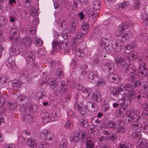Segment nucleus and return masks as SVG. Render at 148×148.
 I'll list each match as a JSON object with an SVG mask.
<instances>
[{"instance_id":"1","label":"nucleus","mask_w":148,"mask_h":148,"mask_svg":"<svg viewBox=\"0 0 148 148\" xmlns=\"http://www.w3.org/2000/svg\"><path fill=\"white\" fill-rule=\"evenodd\" d=\"M52 50L51 52L52 55H54L57 52L65 50L67 48V44L62 42L59 39H55L52 42Z\"/></svg>"},{"instance_id":"2","label":"nucleus","mask_w":148,"mask_h":148,"mask_svg":"<svg viewBox=\"0 0 148 148\" xmlns=\"http://www.w3.org/2000/svg\"><path fill=\"white\" fill-rule=\"evenodd\" d=\"M83 92L85 98L92 99L93 101H100L101 100V94L99 92H97L95 93H94L90 89L88 90H83Z\"/></svg>"},{"instance_id":"3","label":"nucleus","mask_w":148,"mask_h":148,"mask_svg":"<svg viewBox=\"0 0 148 148\" xmlns=\"http://www.w3.org/2000/svg\"><path fill=\"white\" fill-rule=\"evenodd\" d=\"M123 53V58L118 57L115 58V61L118 66L121 67V69H124L125 71L127 72L129 70V66L126 62L125 58L127 56V54H126L125 52H124Z\"/></svg>"},{"instance_id":"4","label":"nucleus","mask_w":148,"mask_h":148,"mask_svg":"<svg viewBox=\"0 0 148 148\" xmlns=\"http://www.w3.org/2000/svg\"><path fill=\"white\" fill-rule=\"evenodd\" d=\"M12 47L10 49V53L11 55L14 56L18 54L19 52V49L18 45H19L20 42H21L19 40H14L11 41Z\"/></svg>"},{"instance_id":"5","label":"nucleus","mask_w":148,"mask_h":148,"mask_svg":"<svg viewBox=\"0 0 148 148\" xmlns=\"http://www.w3.org/2000/svg\"><path fill=\"white\" fill-rule=\"evenodd\" d=\"M33 39L28 36H26L23 38L22 41L20 42L19 46L21 49H23L22 46H25L26 47H29L32 45Z\"/></svg>"},{"instance_id":"6","label":"nucleus","mask_w":148,"mask_h":148,"mask_svg":"<svg viewBox=\"0 0 148 148\" xmlns=\"http://www.w3.org/2000/svg\"><path fill=\"white\" fill-rule=\"evenodd\" d=\"M115 67L114 64L110 62L105 63L102 67V71L105 73H112L114 71Z\"/></svg>"},{"instance_id":"7","label":"nucleus","mask_w":148,"mask_h":148,"mask_svg":"<svg viewBox=\"0 0 148 148\" xmlns=\"http://www.w3.org/2000/svg\"><path fill=\"white\" fill-rule=\"evenodd\" d=\"M42 138L47 141H51L54 138V135L53 133L47 130H44L41 134Z\"/></svg>"},{"instance_id":"8","label":"nucleus","mask_w":148,"mask_h":148,"mask_svg":"<svg viewBox=\"0 0 148 148\" xmlns=\"http://www.w3.org/2000/svg\"><path fill=\"white\" fill-rule=\"evenodd\" d=\"M10 33L11 38H10L12 41L14 40H19L18 38L20 36L19 31L18 29L14 27H10Z\"/></svg>"},{"instance_id":"9","label":"nucleus","mask_w":148,"mask_h":148,"mask_svg":"<svg viewBox=\"0 0 148 148\" xmlns=\"http://www.w3.org/2000/svg\"><path fill=\"white\" fill-rule=\"evenodd\" d=\"M86 110L91 112H94L98 110V106L94 103L88 101L85 105Z\"/></svg>"},{"instance_id":"10","label":"nucleus","mask_w":148,"mask_h":148,"mask_svg":"<svg viewBox=\"0 0 148 148\" xmlns=\"http://www.w3.org/2000/svg\"><path fill=\"white\" fill-rule=\"evenodd\" d=\"M134 91V90H132L130 92L126 93L124 92L122 96V98L130 101H132L135 98L136 95Z\"/></svg>"},{"instance_id":"11","label":"nucleus","mask_w":148,"mask_h":148,"mask_svg":"<svg viewBox=\"0 0 148 148\" xmlns=\"http://www.w3.org/2000/svg\"><path fill=\"white\" fill-rule=\"evenodd\" d=\"M97 74V73L96 72L93 71L90 72L87 77L88 80L93 83L97 82L99 79V77Z\"/></svg>"},{"instance_id":"12","label":"nucleus","mask_w":148,"mask_h":148,"mask_svg":"<svg viewBox=\"0 0 148 148\" xmlns=\"http://www.w3.org/2000/svg\"><path fill=\"white\" fill-rule=\"evenodd\" d=\"M77 134L79 140L80 142H84V141L86 140L87 135L84 130H80Z\"/></svg>"},{"instance_id":"13","label":"nucleus","mask_w":148,"mask_h":148,"mask_svg":"<svg viewBox=\"0 0 148 148\" xmlns=\"http://www.w3.org/2000/svg\"><path fill=\"white\" fill-rule=\"evenodd\" d=\"M23 53L25 54L26 57L29 61H32L35 59V56L33 52L27 51V49H25L23 50Z\"/></svg>"},{"instance_id":"14","label":"nucleus","mask_w":148,"mask_h":148,"mask_svg":"<svg viewBox=\"0 0 148 148\" xmlns=\"http://www.w3.org/2000/svg\"><path fill=\"white\" fill-rule=\"evenodd\" d=\"M110 92L111 97L113 100H116L118 98L119 95L115 88L113 86L111 87Z\"/></svg>"},{"instance_id":"15","label":"nucleus","mask_w":148,"mask_h":148,"mask_svg":"<svg viewBox=\"0 0 148 148\" xmlns=\"http://www.w3.org/2000/svg\"><path fill=\"white\" fill-rule=\"evenodd\" d=\"M74 107L81 114L82 117L85 118L86 116V111L83 110L82 107L77 102L75 103Z\"/></svg>"},{"instance_id":"16","label":"nucleus","mask_w":148,"mask_h":148,"mask_svg":"<svg viewBox=\"0 0 148 148\" xmlns=\"http://www.w3.org/2000/svg\"><path fill=\"white\" fill-rule=\"evenodd\" d=\"M108 79L110 82H114L115 81L120 80L121 79L117 74L112 73H109L108 75Z\"/></svg>"},{"instance_id":"17","label":"nucleus","mask_w":148,"mask_h":148,"mask_svg":"<svg viewBox=\"0 0 148 148\" xmlns=\"http://www.w3.org/2000/svg\"><path fill=\"white\" fill-rule=\"evenodd\" d=\"M144 63L142 62L139 66V72L144 76L148 75V70L143 66Z\"/></svg>"},{"instance_id":"18","label":"nucleus","mask_w":148,"mask_h":148,"mask_svg":"<svg viewBox=\"0 0 148 148\" xmlns=\"http://www.w3.org/2000/svg\"><path fill=\"white\" fill-rule=\"evenodd\" d=\"M27 144L30 147V148H37V142L36 140L33 138H29L28 139Z\"/></svg>"},{"instance_id":"19","label":"nucleus","mask_w":148,"mask_h":148,"mask_svg":"<svg viewBox=\"0 0 148 148\" xmlns=\"http://www.w3.org/2000/svg\"><path fill=\"white\" fill-rule=\"evenodd\" d=\"M128 27L127 23H123L121 24L118 29V32L119 34L123 33L125 31Z\"/></svg>"},{"instance_id":"20","label":"nucleus","mask_w":148,"mask_h":148,"mask_svg":"<svg viewBox=\"0 0 148 148\" xmlns=\"http://www.w3.org/2000/svg\"><path fill=\"white\" fill-rule=\"evenodd\" d=\"M68 141L65 137L62 138L60 141L59 148H67L69 146Z\"/></svg>"},{"instance_id":"21","label":"nucleus","mask_w":148,"mask_h":148,"mask_svg":"<svg viewBox=\"0 0 148 148\" xmlns=\"http://www.w3.org/2000/svg\"><path fill=\"white\" fill-rule=\"evenodd\" d=\"M130 115L131 120H132L133 122L137 121L140 118L138 115L137 114H136L135 112L132 110L130 111Z\"/></svg>"},{"instance_id":"22","label":"nucleus","mask_w":148,"mask_h":148,"mask_svg":"<svg viewBox=\"0 0 148 148\" xmlns=\"http://www.w3.org/2000/svg\"><path fill=\"white\" fill-rule=\"evenodd\" d=\"M109 41V40L105 38H102L101 40L100 45L106 50H107V48L108 47L109 45L108 43Z\"/></svg>"},{"instance_id":"23","label":"nucleus","mask_w":148,"mask_h":148,"mask_svg":"<svg viewBox=\"0 0 148 148\" xmlns=\"http://www.w3.org/2000/svg\"><path fill=\"white\" fill-rule=\"evenodd\" d=\"M127 111L125 107H120L116 111V114L117 116H121L124 114Z\"/></svg>"},{"instance_id":"24","label":"nucleus","mask_w":148,"mask_h":148,"mask_svg":"<svg viewBox=\"0 0 148 148\" xmlns=\"http://www.w3.org/2000/svg\"><path fill=\"white\" fill-rule=\"evenodd\" d=\"M99 12H96L95 10L92 11V9H89V10H88V16L92 18H94L95 17L98 16Z\"/></svg>"},{"instance_id":"25","label":"nucleus","mask_w":148,"mask_h":148,"mask_svg":"<svg viewBox=\"0 0 148 148\" xmlns=\"http://www.w3.org/2000/svg\"><path fill=\"white\" fill-rule=\"evenodd\" d=\"M70 34L71 30L66 28L63 31L61 34L63 38L66 39L70 36Z\"/></svg>"},{"instance_id":"26","label":"nucleus","mask_w":148,"mask_h":148,"mask_svg":"<svg viewBox=\"0 0 148 148\" xmlns=\"http://www.w3.org/2000/svg\"><path fill=\"white\" fill-rule=\"evenodd\" d=\"M22 136L24 140L29 138L30 136L29 131L28 130H25L22 132Z\"/></svg>"},{"instance_id":"27","label":"nucleus","mask_w":148,"mask_h":148,"mask_svg":"<svg viewBox=\"0 0 148 148\" xmlns=\"http://www.w3.org/2000/svg\"><path fill=\"white\" fill-rule=\"evenodd\" d=\"M11 84L14 87L17 88H20L22 82L21 81H18L17 80H14L11 81Z\"/></svg>"},{"instance_id":"28","label":"nucleus","mask_w":148,"mask_h":148,"mask_svg":"<svg viewBox=\"0 0 148 148\" xmlns=\"http://www.w3.org/2000/svg\"><path fill=\"white\" fill-rule=\"evenodd\" d=\"M42 121L44 123H47L51 121L50 114L46 112L43 114Z\"/></svg>"},{"instance_id":"29","label":"nucleus","mask_w":148,"mask_h":148,"mask_svg":"<svg viewBox=\"0 0 148 148\" xmlns=\"http://www.w3.org/2000/svg\"><path fill=\"white\" fill-rule=\"evenodd\" d=\"M92 123H94L95 125L97 127H99L101 124V121L99 120L97 117L95 116L92 117L91 119Z\"/></svg>"},{"instance_id":"30","label":"nucleus","mask_w":148,"mask_h":148,"mask_svg":"<svg viewBox=\"0 0 148 148\" xmlns=\"http://www.w3.org/2000/svg\"><path fill=\"white\" fill-rule=\"evenodd\" d=\"M71 30L72 33L74 32L77 29V21L76 20L72 21L71 23Z\"/></svg>"},{"instance_id":"31","label":"nucleus","mask_w":148,"mask_h":148,"mask_svg":"<svg viewBox=\"0 0 148 148\" xmlns=\"http://www.w3.org/2000/svg\"><path fill=\"white\" fill-rule=\"evenodd\" d=\"M127 130L126 128L120 125H118L116 127V131L118 133H122L125 132Z\"/></svg>"},{"instance_id":"32","label":"nucleus","mask_w":148,"mask_h":148,"mask_svg":"<svg viewBox=\"0 0 148 148\" xmlns=\"http://www.w3.org/2000/svg\"><path fill=\"white\" fill-rule=\"evenodd\" d=\"M122 35L121 38L123 39H125V40H127L129 38L132 36V32L130 31H126L124 33H123Z\"/></svg>"},{"instance_id":"33","label":"nucleus","mask_w":148,"mask_h":148,"mask_svg":"<svg viewBox=\"0 0 148 148\" xmlns=\"http://www.w3.org/2000/svg\"><path fill=\"white\" fill-rule=\"evenodd\" d=\"M93 4V8L95 10H99L101 8V4L99 0L94 1Z\"/></svg>"},{"instance_id":"34","label":"nucleus","mask_w":148,"mask_h":148,"mask_svg":"<svg viewBox=\"0 0 148 148\" xmlns=\"http://www.w3.org/2000/svg\"><path fill=\"white\" fill-rule=\"evenodd\" d=\"M108 138L109 140L114 142L117 138L118 136L116 134L112 133L108 134Z\"/></svg>"},{"instance_id":"35","label":"nucleus","mask_w":148,"mask_h":148,"mask_svg":"<svg viewBox=\"0 0 148 148\" xmlns=\"http://www.w3.org/2000/svg\"><path fill=\"white\" fill-rule=\"evenodd\" d=\"M116 125V124L114 123L113 122L111 121H108L106 124V127L107 128L110 129H113L115 128Z\"/></svg>"},{"instance_id":"36","label":"nucleus","mask_w":148,"mask_h":148,"mask_svg":"<svg viewBox=\"0 0 148 148\" xmlns=\"http://www.w3.org/2000/svg\"><path fill=\"white\" fill-rule=\"evenodd\" d=\"M119 148H131L130 144L127 142H122L119 144Z\"/></svg>"},{"instance_id":"37","label":"nucleus","mask_w":148,"mask_h":148,"mask_svg":"<svg viewBox=\"0 0 148 148\" xmlns=\"http://www.w3.org/2000/svg\"><path fill=\"white\" fill-rule=\"evenodd\" d=\"M141 126V124L136 121L132 123L131 125V127L133 129L137 130L139 129Z\"/></svg>"},{"instance_id":"38","label":"nucleus","mask_w":148,"mask_h":148,"mask_svg":"<svg viewBox=\"0 0 148 148\" xmlns=\"http://www.w3.org/2000/svg\"><path fill=\"white\" fill-rule=\"evenodd\" d=\"M131 118L129 114H126L124 115L123 117L122 121L125 124L129 123L131 121Z\"/></svg>"},{"instance_id":"39","label":"nucleus","mask_w":148,"mask_h":148,"mask_svg":"<svg viewBox=\"0 0 148 148\" xmlns=\"http://www.w3.org/2000/svg\"><path fill=\"white\" fill-rule=\"evenodd\" d=\"M136 56V52H132L131 53L129 54L127 56V59L129 61L133 60Z\"/></svg>"},{"instance_id":"40","label":"nucleus","mask_w":148,"mask_h":148,"mask_svg":"<svg viewBox=\"0 0 148 148\" xmlns=\"http://www.w3.org/2000/svg\"><path fill=\"white\" fill-rule=\"evenodd\" d=\"M73 127V124L69 120H68L66 123L64 127L67 130H69L71 129Z\"/></svg>"},{"instance_id":"41","label":"nucleus","mask_w":148,"mask_h":148,"mask_svg":"<svg viewBox=\"0 0 148 148\" xmlns=\"http://www.w3.org/2000/svg\"><path fill=\"white\" fill-rule=\"evenodd\" d=\"M75 53L78 56L81 57H83L85 54L83 50L80 49H78L76 50Z\"/></svg>"},{"instance_id":"42","label":"nucleus","mask_w":148,"mask_h":148,"mask_svg":"<svg viewBox=\"0 0 148 148\" xmlns=\"http://www.w3.org/2000/svg\"><path fill=\"white\" fill-rule=\"evenodd\" d=\"M46 93L44 91H41L40 92H38L37 95V97L39 99H43L46 98Z\"/></svg>"},{"instance_id":"43","label":"nucleus","mask_w":148,"mask_h":148,"mask_svg":"<svg viewBox=\"0 0 148 148\" xmlns=\"http://www.w3.org/2000/svg\"><path fill=\"white\" fill-rule=\"evenodd\" d=\"M57 113L53 111L50 113L51 121H55L58 120Z\"/></svg>"},{"instance_id":"44","label":"nucleus","mask_w":148,"mask_h":148,"mask_svg":"<svg viewBox=\"0 0 148 148\" xmlns=\"http://www.w3.org/2000/svg\"><path fill=\"white\" fill-rule=\"evenodd\" d=\"M125 90L128 92L132 91V90H134L132 89V85L129 84H127L124 85V86Z\"/></svg>"},{"instance_id":"45","label":"nucleus","mask_w":148,"mask_h":148,"mask_svg":"<svg viewBox=\"0 0 148 148\" xmlns=\"http://www.w3.org/2000/svg\"><path fill=\"white\" fill-rule=\"evenodd\" d=\"M49 143L46 142H41L38 145V148H49Z\"/></svg>"},{"instance_id":"46","label":"nucleus","mask_w":148,"mask_h":148,"mask_svg":"<svg viewBox=\"0 0 148 148\" xmlns=\"http://www.w3.org/2000/svg\"><path fill=\"white\" fill-rule=\"evenodd\" d=\"M79 123V124L84 128H86L89 125L88 122L85 119H80Z\"/></svg>"},{"instance_id":"47","label":"nucleus","mask_w":148,"mask_h":148,"mask_svg":"<svg viewBox=\"0 0 148 148\" xmlns=\"http://www.w3.org/2000/svg\"><path fill=\"white\" fill-rule=\"evenodd\" d=\"M62 70L60 69H58L56 73V77L57 78L61 79L63 77V74Z\"/></svg>"},{"instance_id":"48","label":"nucleus","mask_w":148,"mask_h":148,"mask_svg":"<svg viewBox=\"0 0 148 148\" xmlns=\"http://www.w3.org/2000/svg\"><path fill=\"white\" fill-rule=\"evenodd\" d=\"M89 25L87 23L83 22L82 25V29L83 30L87 32L89 28Z\"/></svg>"},{"instance_id":"49","label":"nucleus","mask_w":148,"mask_h":148,"mask_svg":"<svg viewBox=\"0 0 148 148\" xmlns=\"http://www.w3.org/2000/svg\"><path fill=\"white\" fill-rule=\"evenodd\" d=\"M73 5L77 8H80L82 6V2L80 0H75L73 1Z\"/></svg>"},{"instance_id":"50","label":"nucleus","mask_w":148,"mask_h":148,"mask_svg":"<svg viewBox=\"0 0 148 148\" xmlns=\"http://www.w3.org/2000/svg\"><path fill=\"white\" fill-rule=\"evenodd\" d=\"M70 139L71 141L74 143H77L79 141L78 138L77 137V136L73 134H71L70 135Z\"/></svg>"},{"instance_id":"51","label":"nucleus","mask_w":148,"mask_h":148,"mask_svg":"<svg viewBox=\"0 0 148 148\" xmlns=\"http://www.w3.org/2000/svg\"><path fill=\"white\" fill-rule=\"evenodd\" d=\"M7 81V78L6 77L3 75H0V83L2 84H4Z\"/></svg>"},{"instance_id":"52","label":"nucleus","mask_w":148,"mask_h":148,"mask_svg":"<svg viewBox=\"0 0 148 148\" xmlns=\"http://www.w3.org/2000/svg\"><path fill=\"white\" fill-rule=\"evenodd\" d=\"M123 88L124 86H123L122 85H119L117 89V91L118 92L119 95H123V93L124 92V89Z\"/></svg>"},{"instance_id":"53","label":"nucleus","mask_w":148,"mask_h":148,"mask_svg":"<svg viewBox=\"0 0 148 148\" xmlns=\"http://www.w3.org/2000/svg\"><path fill=\"white\" fill-rule=\"evenodd\" d=\"M140 135V132L135 131L132 133L131 136L132 138L135 139L139 138Z\"/></svg>"},{"instance_id":"54","label":"nucleus","mask_w":148,"mask_h":148,"mask_svg":"<svg viewBox=\"0 0 148 148\" xmlns=\"http://www.w3.org/2000/svg\"><path fill=\"white\" fill-rule=\"evenodd\" d=\"M86 145V148H93L94 146L92 140H90L87 141Z\"/></svg>"},{"instance_id":"55","label":"nucleus","mask_w":148,"mask_h":148,"mask_svg":"<svg viewBox=\"0 0 148 148\" xmlns=\"http://www.w3.org/2000/svg\"><path fill=\"white\" fill-rule=\"evenodd\" d=\"M140 3L138 0H135L134 1L133 8L135 10L138 9L140 8Z\"/></svg>"},{"instance_id":"56","label":"nucleus","mask_w":148,"mask_h":148,"mask_svg":"<svg viewBox=\"0 0 148 148\" xmlns=\"http://www.w3.org/2000/svg\"><path fill=\"white\" fill-rule=\"evenodd\" d=\"M139 144L137 146V148H145V143L144 142L143 140L140 139L139 141Z\"/></svg>"},{"instance_id":"57","label":"nucleus","mask_w":148,"mask_h":148,"mask_svg":"<svg viewBox=\"0 0 148 148\" xmlns=\"http://www.w3.org/2000/svg\"><path fill=\"white\" fill-rule=\"evenodd\" d=\"M88 32H82V31H80L78 32L77 35L79 38L81 39L84 38L85 37L87 34Z\"/></svg>"},{"instance_id":"58","label":"nucleus","mask_w":148,"mask_h":148,"mask_svg":"<svg viewBox=\"0 0 148 148\" xmlns=\"http://www.w3.org/2000/svg\"><path fill=\"white\" fill-rule=\"evenodd\" d=\"M130 3L129 1H125L123 2L119 5V7L122 9H125L127 6Z\"/></svg>"},{"instance_id":"59","label":"nucleus","mask_w":148,"mask_h":148,"mask_svg":"<svg viewBox=\"0 0 148 148\" xmlns=\"http://www.w3.org/2000/svg\"><path fill=\"white\" fill-rule=\"evenodd\" d=\"M34 41L36 42V45L38 47H40L42 45V41L38 38L34 39Z\"/></svg>"},{"instance_id":"60","label":"nucleus","mask_w":148,"mask_h":148,"mask_svg":"<svg viewBox=\"0 0 148 148\" xmlns=\"http://www.w3.org/2000/svg\"><path fill=\"white\" fill-rule=\"evenodd\" d=\"M6 24L5 20L4 17L2 16H0V28L3 27Z\"/></svg>"},{"instance_id":"61","label":"nucleus","mask_w":148,"mask_h":148,"mask_svg":"<svg viewBox=\"0 0 148 148\" xmlns=\"http://www.w3.org/2000/svg\"><path fill=\"white\" fill-rule=\"evenodd\" d=\"M123 43L119 39L116 40L115 42L114 47H118L119 46H123Z\"/></svg>"},{"instance_id":"62","label":"nucleus","mask_w":148,"mask_h":148,"mask_svg":"<svg viewBox=\"0 0 148 148\" xmlns=\"http://www.w3.org/2000/svg\"><path fill=\"white\" fill-rule=\"evenodd\" d=\"M60 89L61 91L65 92L66 90V86L64 83H62L60 86Z\"/></svg>"},{"instance_id":"63","label":"nucleus","mask_w":148,"mask_h":148,"mask_svg":"<svg viewBox=\"0 0 148 148\" xmlns=\"http://www.w3.org/2000/svg\"><path fill=\"white\" fill-rule=\"evenodd\" d=\"M143 20V22H144L145 24L148 23V14H144L142 18Z\"/></svg>"},{"instance_id":"64","label":"nucleus","mask_w":148,"mask_h":148,"mask_svg":"<svg viewBox=\"0 0 148 148\" xmlns=\"http://www.w3.org/2000/svg\"><path fill=\"white\" fill-rule=\"evenodd\" d=\"M30 12L32 16H34L36 15L37 13V10L35 8L32 7L30 10Z\"/></svg>"}]
</instances>
